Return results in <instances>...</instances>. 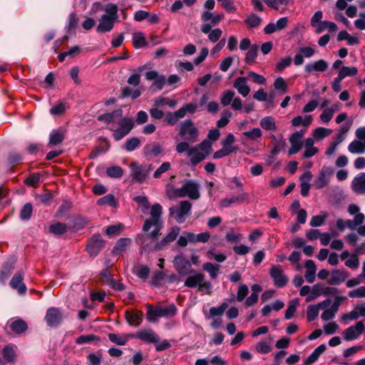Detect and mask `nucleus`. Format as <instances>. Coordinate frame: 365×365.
<instances>
[{
	"label": "nucleus",
	"mask_w": 365,
	"mask_h": 365,
	"mask_svg": "<svg viewBox=\"0 0 365 365\" xmlns=\"http://www.w3.org/2000/svg\"><path fill=\"white\" fill-rule=\"evenodd\" d=\"M212 150V143L208 140H204L200 144L190 148L189 157L194 158V160H204Z\"/></svg>",
	"instance_id": "8"
},
{
	"label": "nucleus",
	"mask_w": 365,
	"mask_h": 365,
	"mask_svg": "<svg viewBox=\"0 0 365 365\" xmlns=\"http://www.w3.org/2000/svg\"><path fill=\"white\" fill-rule=\"evenodd\" d=\"M313 122V117L312 115H305L304 116L297 115L292 118L291 120L293 127H299L300 125L308 127Z\"/></svg>",
	"instance_id": "31"
},
{
	"label": "nucleus",
	"mask_w": 365,
	"mask_h": 365,
	"mask_svg": "<svg viewBox=\"0 0 365 365\" xmlns=\"http://www.w3.org/2000/svg\"><path fill=\"white\" fill-rule=\"evenodd\" d=\"M365 331V326L362 322H358L355 325L351 326L342 332L344 340L349 341L356 339Z\"/></svg>",
	"instance_id": "13"
},
{
	"label": "nucleus",
	"mask_w": 365,
	"mask_h": 365,
	"mask_svg": "<svg viewBox=\"0 0 365 365\" xmlns=\"http://www.w3.org/2000/svg\"><path fill=\"white\" fill-rule=\"evenodd\" d=\"M349 277V273L344 269H333L331 276L328 280L329 285H339Z\"/></svg>",
	"instance_id": "20"
},
{
	"label": "nucleus",
	"mask_w": 365,
	"mask_h": 365,
	"mask_svg": "<svg viewBox=\"0 0 365 365\" xmlns=\"http://www.w3.org/2000/svg\"><path fill=\"white\" fill-rule=\"evenodd\" d=\"M259 125L265 130L275 132L277 129L275 119L272 116L262 118L260 120Z\"/></svg>",
	"instance_id": "38"
},
{
	"label": "nucleus",
	"mask_w": 365,
	"mask_h": 365,
	"mask_svg": "<svg viewBox=\"0 0 365 365\" xmlns=\"http://www.w3.org/2000/svg\"><path fill=\"white\" fill-rule=\"evenodd\" d=\"M305 134V130H298L290 135L289 142L290 148L288 150L289 155H294L299 152L302 146V138Z\"/></svg>",
	"instance_id": "12"
},
{
	"label": "nucleus",
	"mask_w": 365,
	"mask_h": 365,
	"mask_svg": "<svg viewBox=\"0 0 365 365\" xmlns=\"http://www.w3.org/2000/svg\"><path fill=\"white\" fill-rule=\"evenodd\" d=\"M131 239L129 237H121L117 240L112 250V254L114 255H121L125 249L131 244Z\"/></svg>",
	"instance_id": "24"
},
{
	"label": "nucleus",
	"mask_w": 365,
	"mask_h": 365,
	"mask_svg": "<svg viewBox=\"0 0 365 365\" xmlns=\"http://www.w3.org/2000/svg\"><path fill=\"white\" fill-rule=\"evenodd\" d=\"M15 262L14 257H10L4 263L0 269V283L4 282L11 276L15 268Z\"/></svg>",
	"instance_id": "18"
},
{
	"label": "nucleus",
	"mask_w": 365,
	"mask_h": 365,
	"mask_svg": "<svg viewBox=\"0 0 365 365\" xmlns=\"http://www.w3.org/2000/svg\"><path fill=\"white\" fill-rule=\"evenodd\" d=\"M140 144V141L138 138H130L125 141L124 148L128 151H133L136 149Z\"/></svg>",
	"instance_id": "57"
},
{
	"label": "nucleus",
	"mask_w": 365,
	"mask_h": 365,
	"mask_svg": "<svg viewBox=\"0 0 365 365\" xmlns=\"http://www.w3.org/2000/svg\"><path fill=\"white\" fill-rule=\"evenodd\" d=\"M44 321L48 327H56L63 321V313L59 308L50 307L47 309Z\"/></svg>",
	"instance_id": "10"
},
{
	"label": "nucleus",
	"mask_w": 365,
	"mask_h": 365,
	"mask_svg": "<svg viewBox=\"0 0 365 365\" xmlns=\"http://www.w3.org/2000/svg\"><path fill=\"white\" fill-rule=\"evenodd\" d=\"M304 266L306 267V272L304 274L306 280L309 283H313L316 277L317 267L315 263L312 259H307L304 263Z\"/></svg>",
	"instance_id": "27"
},
{
	"label": "nucleus",
	"mask_w": 365,
	"mask_h": 365,
	"mask_svg": "<svg viewBox=\"0 0 365 365\" xmlns=\"http://www.w3.org/2000/svg\"><path fill=\"white\" fill-rule=\"evenodd\" d=\"M243 135L249 140H257L261 138L262 133L259 128H255L251 130L244 132Z\"/></svg>",
	"instance_id": "59"
},
{
	"label": "nucleus",
	"mask_w": 365,
	"mask_h": 365,
	"mask_svg": "<svg viewBox=\"0 0 365 365\" xmlns=\"http://www.w3.org/2000/svg\"><path fill=\"white\" fill-rule=\"evenodd\" d=\"M353 190L357 194L365 193V173L360 176L356 177L352 182Z\"/></svg>",
	"instance_id": "33"
},
{
	"label": "nucleus",
	"mask_w": 365,
	"mask_h": 365,
	"mask_svg": "<svg viewBox=\"0 0 365 365\" xmlns=\"http://www.w3.org/2000/svg\"><path fill=\"white\" fill-rule=\"evenodd\" d=\"M113 275L109 272L108 268H105L100 272L99 279L103 284L110 287L112 289L117 291H123L125 289L124 284L117 282L115 279H113Z\"/></svg>",
	"instance_id": "14"
},
{
	"label": "nucleus",
	"mask_w": 365,
	"mask_h": 365,
	"mask_svg": "<svg viewBox=\"0 0 365 365\" xmlns=\"http://www.w3.org/2000/svg\"><path fill=\"white\" fill-rule=\"evenodd\" d=\"M179 134L187 141L195 143L197 140L199 130L192 120H187L180 123Z\"/></svg>",
	"instance_id": "7"
},
{
	"label": "nucleus",
	"mask_w": 365,
	"mask_h": 365,
	"mask_svg": "<svg viewBox=\"0 0 365 365\" xmlns=\"http://www.w3.org/2000/svg\"><path fill=\"white\" fill-rule=\"evenodd\" d=\"M304 154L305 158H309L314 156L318 152L319 149L314 146V139L307 138L304 143Z\"/></svg>",
	"instance_id": "25"
},
{
	"label": "nucleus",
	"mask_w": 365,
	"mask_h": 365,
	"mask_svg": "<svg viewBox=\"0 0 365 365\" xmlns=\"http://www.w3.org/2000/svg\"><path fill=\"white\" fill-rule=\"evenodd\" d=\"M177 313V308L174 304H171L166 307L160 305L153 307L151 304L148 305L147 319L150 322L156 321L158 317H173Z\"/></svg>",
	"instance_id": "4"
},
{
	"label": "nucleus",
	"mask_w": 365,
	"mask_h": 365,
	"mask_svg": "<svg viewBox=\"0 0 365 365\" xmlns=\"http://www.w3.org/2000/svg\"><path fill=\"white\" fill-rule=\"evenodd\" d=\"M233 86L237 89L238 93L243 97H246L250 92V88L247 85V81L245 77H239L236 78L234 82Z\"/></svg>",
	"instance_id": "23"
},
{
	"label": "nucleus",
	"mask_w": 365,
	"mask_h": 365,
	"mask_svg": "<svg viewBox=\"0 0 365 365\" xmlns=\"http://www.w3.org/2000/svg\"><path fill=\"white\" fill-rule=\"evenodd\" d=\"M88 222V219L86 217L78 215L73 220L71 230L78 231L83 230Z\"/></svg>",
	"instance_id": "47"
},
{
	"label": "nucleus",
	"mask_w": 365,
	"mask_h": 365,
	"mask_svg": "<svg viewBox=\"0 0 365 365\" xmlns=\"http://www.w3.org/2000/svg\"><path fill=\"white\" fill-rule=\"evenodd\" d=\"M348 149L351 153L362 154L365 152V145L359 140H355L349 145Z\"/></svg>",
	"instance_id": "45"
},
{
	"label": "nucleus",
	"mask_w": 365,
	"mask_h": 365,
	"mask_svg": "<svg viewBox=\"0 0 365 365\" xmlns=\"http://www.w3.org/2000/svg\"><path fill=\"white\" fill-rule=\"evenodd\" d=\"M10 328L14 333L17 334H21L22 333H24L27 330L28 325L24 319H19L14 320L10 324Z\"/></svg>",
	"instance_id": "40"
},
{
	"label": "nucleus",
	"mask_w": 365,
	"mask_h": 365,
	"mask_svg": "<svg viewBox=\"0 0 365 365\" xmlns=\"http://www.w3.org/2000/svg\"><path fill=\"white\" fill-rule=\"evenodd\" d=\"M130 168L131 182L142 184L148 178L153 167L151 165L133 161L130 164Z\"/></svg>",
	"instance_id": "3"
},
{
	"label": "nucleus",
	"mask_w": 365,
	"mask_h": 365,
	"mask_svg": "<svg viewBox=\"0 0 365 365\" xmlns=\"http://www.w3.org/2000/svg\"><path fill=\"white\" fill-rule=\"evenodd\" d=\"M98 205H109L112 207H116L118 205V202L113 194H108L97 200Z\"/></svg>",
	"instance_id": "41"
},
{
	"label": "nucleus",
	"mask_w": 365,
	"mask_h": 365,
	"mask_svg": "<svg viewBox=\"0 0 365 365\" xmlns=\"http://www.w3.org/2000/svg\"><path fill=\"white\" fill-rule=\"evenodd\" d=\"M180 232V228L177 226L170 228V232L160 242L155 243L154 249L155 251H159L163 249L170 242L175 240Z\"/></svg>",
	"instance_id": "16"
},
{
	"label": "nucleus",
	"mask_w": 365,
	"mask_h": 365,
	"mask_svg": "<svg viewBox=\"0 0 365 365\" xmlns=\"http://www.w3.org/2000/svg\"><path fill=\"white\" fill-rule=\"evenodd\" d=\"M160 232L158 230H153L148 234L143 235L141 237L136 240L138 244L140 245L143 249H145V240L147 238H151L153 240H156L159 236Z\"/></svg>",
	"instance_id": "55"
},
{
	"label": "nucleus",
	"mask_w": 365,
	"mask_h": 365,
	"mask_svg": "<svg viewBox=\"0 0 365 365\" xmlns=\"http://www.w3.org/2000/svg\"><path fill=\"white\" fill-rule=\"evenodd\" d=\"M257 56V46L252 45L246 53L245 62L247 63H252Z\"/></svg>",
	"instance_id": "60"
},
{
	"label": "nucleus",
	"mask_w": 365,
	"mask_h": 365,
	"mask_svg": "<svg viewBox=\"0 0 365 365\" xmlns=\"http://www.w3.org/2000/svg\"><path fill=\"white\" fill-rule=\"evenodd\" d=\"M125 317L130 326L138 327L143 321V313L138 310L133 312L127 310L125 312Z\"/></svg>",
	"instance_id": "22"
},
{
	"label": "nucleus",
	"mask_w": 365,
	"mask_h": 365,
	"mask_svg": "<svg viewBox=\"0 0 365 365\" xmlns=\"http://www.w3.org/2000/svg\"><path fill=\"white\" fill-rule=\"evenodd\" d=\"M199 189L200 185L197 182L188 180L185 182L182 187L174 189L173 192L175 197L187 196L192 200H197L200 196Z\"/></svg>",
	"instance_id": "5"
},
{
	"label": "nucleus",
	"mask_w": 365,
	"mask_h": 365,
	"mask_svg": "<svg viewBox=\"0 0 365 365\" xmlns=\"http://www.w3.org/2000/svg\"><path fill=\"white\" fill-rule=\"evenodd\" d=\"M299 304L298 299H294L289 302L287 309L285 311L284 318L286 319H290L297 310V305Z\"/></svg>",
	"instance_id": "53"
},
{
	"label": "nucleus",
	"mask_w": 365,
	"mask_h": 365,
	"mask_svg": "<svg viewBox=\"0 0 365 365\" xmlns=\"http://www.w3.org/2000/svg\"><path fill=\"white\" fill-rule=\"evenodd\" d=\"M359 70L356 66H342L339 72L338 76L342 79L346 77H354L358 74Z\"/></svg>",
	"instance_id": "42"
},
{
	"label": "nucleus",
	"mask_w": 365,
	"mask_h": 365,
	"mask_svg": "<svg viewBox=\"0 0 365 365\" xmlns=\"http://www.w3.org/2000/svg\"><path fill=\"white\" fill-rule=\"evenodd\" d=\"M66 103L58 102L51 108L50 113L53 115H61L66 111Z\"/></svg>",
	"instance_id": "61"
},
{
	"label": "nucleus",
	"mask_w": 365,
	"mask_h": 365,
	"mask_svg": "<svg viewBox=\"0 0 365 365\" xmlns=\"http://www.w3.org/2000/svg\"><path fill=\"white\" fill-rule=\"evenodd\" d=\"M324 287H325L324 286L321 285V284H319V283L314 284L312 288L310 294L307 297L306 302H311L312 300L314 299L317 297H319L320 295H323Z\"/></svg>",
	"instance_id": "46"
},
{
	"label": "nucleus",
	"mask_w": 365,
	"mask_h": 365,
	"mask_svg": "<svg viewBox=\"0 0 365 365\" xmlns=\"http://www.w3.org/2000/svg\"><path fill=\"white\" fill-rule=\"evenodd\" d=\"M333 130L330 128L324 127H318L312 130V135L314 141H321L323 139L329 137Z\"/></svg>",
	"instance_id": "29"
},
{
	"label": "nucleus",
	"mask_w": 365,
	"mask_h": 365,
	"mask_svg": "<svg viewBox=\"0 0 365 365\" xmlns=\"http://www.w3.org/2000/svg\"><path fill=\"white\" fill-rule=\"evenodd\" d=\"M262 19L255 14L249 15L245 20V23L250 28H257L259 26Z\"/></svg>",
	"instance_id": "54"
},
{
	"label": "nucleus",
	"mask_w": 365,
	"mask_h": 365,
	"mask_svg": "<svg viewBox=\"0 0 365 365\" xmlns=\"http://www.w3.org/2000/svg\"><path fill=\"white\" fill-rule=\"evenodd\" d=\"M33 212V206L30 202L26 203L20 211V218L22 220L28 221L31 219Z\"/></svg>",
	"instance_id": "50"
},
{
	"label": "nucleus",
	"mask_w": 365,
	"mask_h": 365,
	"mask_svg": "<svg viewBox=\"0 0 365 365\" xmlns=\"http://www.w3.org/2000/svg\"><path fill=\"white\" fill-rule=\"evenodd\" d=\"M135 336L148 343H158L160 341V336L151 329L138 331Z\"/></svg>",
	"instance_id": "19"
},
{
	"label": "nucleus",
	"mask_w": 365,
	"mask_h": 365,
	"mask_svg": "<svg viewBox=\"0 0 365 365\" xmlns=\"http://www.w3.org/2000/svg\"><path fill=\"white\" fill-rule=\"evenodd\" d=\"M106 241L100 234H93L88 238L86 251L91 257H96L104 249Z\"/></svg>",
	"instance_id": "6"
},
{
	"label": "nucleus",
	"mask_w": 365,
	"mask_h": 365,
	"mask_svg": "<svg viewBox=\"0 0 365 365\" xmlns=\"http://www.w3.org/2000/svg\"><path fill=\"white\" fill-rule=\"evenodd\" d=\"M227 307H228V304L227 302H223L218 307H212L209 309V314L205 313V319H210L211 317H221L225 313V312L227 309Z\"/></svg>",
	"instance_id": "37"
},
{
	"label": "nucleus",
	"mask_w": 365,
	"mask_h": 365,
	"mask_svg": "<svg viewBox=\"0 0 365 365\" xmlns=\"http://www.w3.org/2000/svg\"><path fill=\"white\" fill-rule=\"evenodd\" d=\"M109 340L117 345L123 346L126 344L128 339L130 337H134V335L132 334H126L123 336H120L117 334L110 333L108 334Z\"/></svg>",
	"instance_id": "39"
},
{
	"label": "nucleus",
	"mask_w": 365,
	"mask_h": 365,
	"mask_svg": "<svg viewBox=\"0 0 365 365\" xmlns=\"http://www.w3.org/2000/svg\"><path fill=\"white\" fill-rule=\"evenodd\" d=\"M98 120L106 124V128L113 132L115 140L123 138L134 127L133 120L128 117L123 118L121 110L101 115Z\"/></svg>",
	"instance_id": "1"
},
{
	"label": "nucleus",
	"mask_w": 365,
	"mask_h": 365,
	"mask_svg": "<svg viewBox=\"0 0 365 365\" xmlns=\"http://www.w3.org/2000/svg\"><path fill=\"white\" fill-rule=\"evenodd\" d=\"M264 2L270 8L279 11L282 7H285L288 4V0H263Z\"/></svg>",
	"instance_id": "51"
},
{
	"label": "nucleus",
	"mask_w": 365,
	"mask_h": 365,
	"mask_svg": "<svg viewBox=\"0 0 365 365\" xmlns=\"http://www.w3.org/2000/svg\"><path fill=\"white\" fill-rule=\"evenodd\" d=\"M202 268L210 274L212 279H215L217 277V272L219 270L218 266H215L211 262H205L203 264Z\"/></svg>",
	"instance_id": "58"
},
{
	"label": "nucleus",
	"mask_w": 365,
	"mask_h": 365,
	"mask_svg": "<svg viewBox=\"0 0 365 365\" xmlns=\"http://www.w3.org/2000/svg\"><path fill=\"white\" fill-rule=\"evenodd\" d=\"M174 267L180 276L184 277L189 274L195 273L192 268L191 262L182 255H177L173 260Z\"/></svg>",
	"instance_id": "9"
},
{
	"label": "nucleus",
	"mask_w": 365,
	"mask_h": 365,
	"mask_svg": "<svg viewBox=\"0 0 365 365\" xmlns=\"http://www.w3.org/2000/svg\"><path fill=\"white\" fill-rule=\"evenodd\" d=\"M328 68V63L323 60L320 59L313 63H309L305 65L304 71L308 73H311L314 71L316 72H324Z\"/></svg>",
	"instance_id": "21"
},
{
	"label": "nucleus",
	"mask_w": 365,
	"mask_h": 365,
	"mask_svg": "<svg viewBox=\"0 0 365 365\" xmlns=\"http://www.w3.org/2000/svg\"><path fill=\"white\" fill-rule=\"evenodd\" d=\"M248 198V193L242 192L237 196H232L230 198H225L221 201V205L227 207L232 203L243 202Z\"/></svg>",
	"instance_id": "36"
},
{
	"label": "nucleus",
	"mask_w": 365,
	"mask_h": 365,
	"mask_svg": "<svg viewBox=\"0 0 365 365\" xmlns=\"http://www.w3.org/2000/svg\"><path fill=\"white\" fill-rule=\"evenodd\" d=\"M41 175L39 173H33L26 178L24 180L27 186L35 187L40 182Z\"/></svg>",
	"instance_id": "63"
},
{
	"label": "nucleus",
	"mask_w": 365,
	"mask_h": 365,
	"mask_svg": "<svg viewBox=\"0 0 365 365\" xmlns=\"http://www.w3.org/2000/svg\"><path fill=\"white\" fill-rule=\"evenodd\" d=\"M133 272L139 278L146 279L150 273V268L147 265L139 264Z\"/></svg>",
	"instance_id": "52"
},
{
	"label": "nucleus",
	"mask_w": 365,
	"mask_h": 365,
	"mask_svg": "<svg viewBox=\"0 0 365 365\" xmlns=\"http://www.w3.org/2000/svg\"><path fill=\"white\" fill-rule=\"evenodd\" d=\"M271 138L270 148L273 154L279 153L285 146V140L282 138H277L274 134L269 135Z\"/></svg>",
	"instance_id": "26"
},
{
	"label": "nucleus",
	"mask_w": 365,
	"mask_h": 365,
	"mask_svg": "<svg viewBox=\"0 0 365 365\" xmlns=\"http://www.w3.org/2000/svg\"><path fill=\"white\" fill-rule=\"evenodd\" d=\"M103 14L97 26L98 32H108L113 29L114 23L118 19V8L114 4H108L105 8Z\"/></svg>",
	"instance_id": "2"
},
{
	"label": "nucleus",
	"mask_w": 365,
	"mask_h": 365,
	"mask_svg": "<svg viewBox=\"0 0 365 365\" xmlns=\"http://www.w3.org/2000/svg\"><path fill=\"white\" fill-rule=\"evenodd\" d=\"M183 118V113L182 110H176L173 113L169 112L166 114L165 121L169 125H174L177 123L179 119Z\"/></svg>",
	"instance_id": "44"
},
{
	"label": "nucleus",
	"mask_w": 365,
	"mask_h": 365,
	"mask_svg": "<svg viewBox=\"0 0 365 365\" xmlns=\"http://www.w3.org/2000/svg\"><path fill=\"white\" fill-rule=\"evenodd\" d=\"M205 280V274L202 273H196L192 276H189L185 281V286L188 288L199 287L200 284Z\"/></svg>",
	"instance_id": "32"
},
{
	"label": "nucleus",
	"mask_w": 365,
	"mask_h": 365,
	"mask_svg": "<svg viewBox=\"0 0 365 365\" xmlns=\"http://www.w3.org/2000/svg\"><path fill=\"white\" fill-rule=\"evenodd\" d=\"M65 138V131L62 129L53 130L49 136V145H56L61 144Z\"/></svg>",
	"instance_id": "34"
},
{
	"label": "nucleus",
	"mask_w": 365,
	"mask_h": 365,
	"mask_svg": "<svg viewBox=\"0 0 365 365\" xmlns=\"http://www.w3.org/2000/svg\"><path fill=\"white\" fill-rule=\"evenodd\" d=\"M24 273L19 271L14 274L9 282V285L14 289H16L19 294H24L26 292V286L24 283Z\"/></svg>",
	"instance_id": "17"
},
{
	"label": "nucleus",
	"mask_w": 365,
	"mask_h": 365,
	"mask_svg": "<svg viewBox=\"0 0 365 365\" xmlns=\"http://www.w3.org/2000/svg\"><path fill=\"white\" fill-rule=\"evenodd\" d=\"M4 359L9 363L15 364L17 360V355L13 344L6 345L1 351Z\"/></svg>",
	"instance_id": "28"
},
{
	"label": "nucleus",
	"mask_w": 365,
	"mask_h": 365,
	"mask_svg": "<svg viewBox=\"0 0 365 365\" xmlns=\"http://www.w3.org/2000/svg\"><path fill=\"white\" fill-rule=\"evenodd\" d=\"M162 212V206L159 203L154 204L150 210L151 217L145 220L143 231L148 232L153 225H157L160 222Z\"/></svg>",
	"instance_id": "11"
},
{
	"label": "nucleus",
	"mask_w": 365,
	"mask_h": 365,
	"mask_svg": "<svg viewBox=\"0 0 365 365\" xmlns=\"http://www.w3.org/2000/svg\"><path fill=\"white\" fill-rule=\"evenodd\" d=\"M110 148V144L108 140L105 139L100 140L98 145L91 152L90 156L91 158L98 157L101 154L106 153Z\"/></svg>",
	"instance_id": "35"
},
{
	"label": "nucleus",
	"mask_w": 365,
	"mask_h": 365,
	"mask_svg": "<svg viewBox=\"0 0 365 365\" xmlns=\"http://www.w3.org/2000/svg\"><path fill=\"white\" fill-rule=\"evenodd\" d=\"M269 275L277 287H284L288 282V278L283 274L279 265H273L269 270Z\"/></svg>",
	"instance_id": "15"
},
{
	"label": "nucleus",
	"mask_w": 365,
	"mask_h": 365,
	"mask_svg": "<svg viewBox=\"0 0 365 365\" xmlns=\"http://www.w3.org/2000/svg\"><path fill=\"white\" fill-rule=\"evenodd\" d=\"M334 116L333 111L330 108H325L319 115V120L322 123L328 124Z\"/></svg>",
	"instance_id": "64"
},
{
	"label": "nucleus",
	"mask_w": 365,
	"mask_h": 365,
	"mask_svg": "<svg viewBox=\"0 0 365 365\" xmlns=\"http://www.w3.org/2000/svg\"><path fill=\"white\" fill-rule=\"evenodd\" d=\"M68 230V226L63 222H56L49 227V232L56 236H61L65 234Z\"/></svg>",
	"instance_id": "43"
},
{
	"label": "nucleus",
	"mask_w": 365,
	"mask_h": 365,
	"mask_svg": "<svg viewBox=\"0 0 365 365\" xmlns=\"http://www.w3.org/2000/svg\"><path fill=\"white\" fill-rule=\"evenodd\" d=\"M327 349V346L324 344H322L317 346L312 353L305 359L304 365H309L317 361L322 354H323Z\"/></svg>",
	"instance_id": "30"
},
{
	"label": "nucleus",
	"mask_w": 365,
	"mask_h": 365,
	"mask_svg": "<svg viewBox=\"0 0 365 365\" xmlns=\"http://www.w3.org/2000/svg\"><path fill=\"white\" fill-rule=\"evenodd\" d=\"M169 212L170 215L174 217L178 223H182L185 220V215L180 212V209L178 207H175L174 206L170 207L169 208Z\"/></svg>",
	"instance_id": "62"
},
{
	"label": "nucleus",
	"mask_w": 365,
	"mask_h": 365,
	"mask_svg": "<svg viewBox=\"0 0 365 365\" xmlns=\"http://www.w3.org/2000/svg\"><path fill=\"white\" fill-rule=\"evenodd\" d=\"M319 307L315 304L309 305L307 309V319L309 322L315 320L319 315Z\"/></svg>",
	"instance_id": "56"
},
{
	"label": "nucleus",
	"mask_w": 365,
	"mask_h": 365,
	"mask_svg": "<svg viewBox=\"0 0 365 365\" xmlns=\"http://www.w3.org/2000/svg\"><path fill=\"white\" fill-rule=\"evenodd\" d=\"M123 170L118 165H113L107 168L106 174L111 178H120L123 175Z\"/></svg>",
	"instance_id": "49"
},
{
	"label": "nucleus",
	"mask_w": 365,
	"mask_h": 365,
	"mask_svg": "<svg viewBox=\"0 0 365 365\" xmlns=\"http://www.w3.org/2000/svg\"><path fill=\"white\" fill-rule=\"evenodd\" d=\"M133 44L135 48H140L146 45V39L142 32H136L133 34Z\"/></svg>",
	"instance_id": "48"
}]
</instances>
